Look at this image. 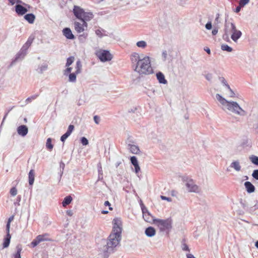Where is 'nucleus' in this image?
Instances as JSON below:
<instances>
[{"mask_svg":"<svg viewBox=\"0 0 258 258\" xmlns=\"http://www.w3.org/2000/svg\"><path fill=\"white\" fill-rule=\"evenodd\" d=\"M147 212H145V210L144 209H142V212H143V217L144 220L148 222H150L151 221H154V219L153 216L151 215L150 213L148 210H146Z\"/></svg>","mask_w":258,"mask_h":258,"instance_id":"19","label":"nucleus"},{"mask_svg":"<svg viewBox=\"0 0 258 258\" xmlns=\"http://www.w3.org/2000/svg\"><path fill=\"white\" fill-rule=\"evenodd\" d=\"M157 79L160 84H166L167 83V80L165 79L164 74L159 72L156 74Z\"/></svg>","mask_w":258,"mask_h":258,"instance_id":"22","label":"nucleus"},{"mask_svg":"<svg viewBox=\"0 0 258 258\" xmlns=\"http://www.w3.org/2000/svg\"><path fill=\"white\" fill-rule=\"evenodd\" d=\"M145 233L148 237H151L155 235L156 230L154 227L150 226L146 229Z\"/></svg>","mask_w":258,"mask_h":258,"instance_id":"20","label":"nucleus"},{"mask_svg":"<svg viewBox=\"0 0 258 258\" xmlns=\"http://www.w3.org/2000/svg\"><path fill=\"white\" fill-rule=\"evenodd\" d=\"M220 80H221V82L223 84V85L225 86L227 84H228L226 80L223 77L220 78Z\"/></svg>","mask_w":258,"mask_h":258,"instance_id":"59","label":"nucleus"},{"mask_svg":"<svg viewBox=\"0 0 258 258\" xmlns=\"http://www.w3.org/2000/svg\"><path fill=\"white\" fill-rule=\"evenodd\" d=\"M17 252L14 254V258H21V252L22 251V247L20 245H18L16 246Z\"/></svg>","mask_w":258,"mask_h":258,"instance_id":"29","label":"nucleus"},{"mask_svg":"<svg viewBox=\"0 0 258 258\" xmlns=\"http://www.w3.org/2000/svg\"><path fill=\"white\" fill-rule=\"evenodd\" d=\"M221 49L222 50L226 51L227 52H231L233 50L232 47L227 44H222L221 45Z\"/></svg>","mask_w":258,"mask_h":258,"instance_id":"35","label":"nucleus"},{"mask_svg":"<svg viewBox=\"0 0 258 258\" xmlns=\"http://www.w3.org/2000/svg\"><path fill=\"white\" fill-rule=\"evenodd\" d=\"M35 173L33 169H31L29 173V183L30 185H32L34 181Z\"/></svg>","mask_w":258,"mask_h":258,"instance_id":"26","label":"nucleus"},{"mask_svg":"<svg viewBox=\"0 0 258 258\" xmlns=\"http://www.w3.org/2000/svg\"><path fill=\"white\" fill-rule=\"evenodd\" d=\"M185 186L188 192L199 193L201 191L200 188L195 183L193 180H188L185 182Z\"/></svg>","mask_w":258,"mask_h":258,"instance_id":"8","label":"nucleus"},{"mask_svg":"<svg viewBox=\"0 0 258 258\" xmlns=\"http://www.w3.org/2000/svg\"><path fill=\"white\" fill-rule=\"evenodd\" d=\"M96 54L102 62L109 61L112 58V55L109 51L106 50L100 49L96 51Z\"/></svg>","mask_w":258,"mask_h":258,"instance_id":"6","label":"nucleus"},{"mask_svg":"<svg viewBox=\"0 0 258 258\" xmlns=\"http://www.w3.org/2000/svg\"><path fill=\"white\" fill-rule=\"evenodd\" d=\"M216 98L222 105V109L224 110H228L240 116H245L247 114L246 112L239 106L237 102L228 101L219 94L216 95Z\"/></svg>","mask_w":258,"mask_h":258,"instance_id":"3","label":"nucleus"},{"mask_svg":"<svg viewBox=\"0 0 258 258\" xmlns=\"http://www.w3.org/2000/svg\"><path fill=\"white\" fill-rule=\"evenodd\" d=\"M136 45L139 48L145 49L147 46V42L144 40H141L136 43Z\"/></svg>","mask_w":258,"mask_h":258,"instance_id":"28","label":"nucleus"},{"mask_svg":"<svg viewBox=\"0 0 258 258\" xmlns=\"http://www.w3.org/2000/svg\"><path fill=\"white\" fill-rule=\"evenodd\" d=\"M167 56V53L166 51H163L162 53V57L163 58V60H165L166 59Z\"/></svg>","mask_w":258,"mask_h":258,"instance_id":"55","label":"nucleus"},{"mask_svg":"<svg viewBox=\"0 0 258 258\" xmlns=\"http://www.w3.org/2000/svg\"><path fill=\"white\" fill-rule=\"evenodd\" d=\"M246 191L251 194L254 192L255 190L254 186L249 181H246L244 183Z\"/></svg>","mask_w":258,"mask_h":258,"instance_id":"17","label":"nucleus"},{"mask_svg":"<svg viewBox=\"0 0 258 258\" xmlns=\"http://www.w3.org/2000/svg\"><path fill=\"white\" fill-rule=\"evenodd\" d=\"M24 18L30 24H33L35 19V16L33 14H28L25 15Z\"/></svg>","mask_w":258,"mask_h":258,"instance_id":"23","label":"nucleus"},{"mask_svg":"<svg viewBox=\"0 0 258 258\" xmlns=\"http://www.w3.org/2000/svg\"><path fill=\"white\" fill-rule=\"evenodd\" d=\"M104 205L107 206H108L109 207V209L110 210H112V208L110 207V203L108 202V201H105V203H104Z\"/></svg>","mask_w":258,"mask_h":258,"instance_id":"61","label":"nucleus"},{"mask_svg":"<svg viewBox=\"0 0 258 258\" xmlns=\"http://www.w3.org/2000/svg\"><path fill=\"white\" fill-rule=\"evenodd\" d=\"M67 214L69 216H72L73 215V212L72 210H68L67 211Z\"/></svg>","mask_w":258,"mask_h":258,"instance_id":"63","label":"nucleus"},{"mask_svg":"<svg viewBox=\"0 0 258 258\" xmlns=\"http://www.w3.org/2000/svg\"><path fill=\"white\" fill-rule=\"evenodd\" d=\"M40 72L42 73L43 71H45L47 69V65L46 64H44L41 66L39 67Z\"/></svg>","mask_w":258,"mask_h":258,"instance_id":"45","label":"nucleus"},{"mask_svg":"<svg viewBox=\"0 0 258 258\" xmlns=\"http://www.w3.org/2000/svg\"><path fill=\"white\" fill-rule=\"evenodd\" d=\"M13 219H14V216H12L9 218L8 221L7 225H6L7 232H10V223L13 220Z\"/></svg>","mask_w":258,"mask_h":258,"instance_id":"39","label":"nucleus"},{"mask_svg":"<svg viewBox=\"0 0 258 258\" xmlns=\"http://www.w3.org/2000/svg\"><path fill=\"white\" fill-rule=\"evenodd\" d=\"M177 2L180 5L182 6H184L186 4L185 0H177Z\"/></svg>","mask_w":258,"mask_h":258,"instance_id":"58","label":"nucleus"},{"mask_svg":"<svg viewBox=\"0 0 258 258\" xmlns=\"http://www.w3.org/2000/svg\"><path fill=\"white\" fill-rule=\"evenodd\" d=\"M78 75L75 72L70 73L69 75V81L70 82H75L76 81V76Z\"/></svg>","mask_w":258,"mask_h":258,"instance_id":"31","label":"nucleus"},{"mask_svg":"<svg viewBox=\"0 0 258 258\" xmlns=\"http://www.w3.org/2000/svg\"><path fill=\"white\" fill-rule=\"evenodd\" d=\"M73 13L77 19L81 21H90L93 17L92 13L85 12L82 8L77 6L74 7Z\"/></svg>","mask_w":258,"mask_h":258,"instance_id":"5","label":"nucleus"},{"mask_svg":"<svg viewBox=\"0 0 258 258\" xmlns=\"http://www.w3.org/2000/svg\"><path fill=\"white\" fill-rule=\"evenodd\" d=\"M81 142L82 144L84 146H86L88 144V140L85 137H82L81 139Z\"/></svg>","mask_w":258,"mask_h":258,"instance_id":"42","label":"nucleus"},{"mask_svg":"<svg viewBox=\"0 0 258 258\" xmlns=\"http://www.w3.org/2000/svg\"><path fill=\"white\" fill-rule=\"evenodd\" d=\"M252 176L256 180H258V169L254 170L253 171Z\"/></svg>","mask_w":258,"mask_h":258,"instance_id":"46","label":"nucleus"},{"mask_svg":"<svg viewBox=\"0 0 258 258\" xmlns=\"http://www.w3.org/2000/svg\"><path fill=\"white\" fill-rule=\"evenodd\" d=\"M242 7H243V6H240V4H239V6L236 8L235 12L236 13L239 12Z\"/></svg>","mask_w":258,"mask_h":258,"instance_id":"60","label":"nucleus"},{"mask_svg":"<svg viewBox=\"0 0 258 258\" xmlns=\"http://www.w3.org/2000/svg\"><path fill=\"white\" fill-rule=\"evenodd\" d=\"M73 201V198L71 196H68L65 197L62 202V205L63 207H67Z\"/></svg>","mask_w":258,"mask_h":258,"instance_id":"24","label":"nucleus"},{"mask_svg":"<svg viewBox=\"0 0 258 258\" xmlns=\"http://www.w3.org/2000/svg\"><path fill=\"white\" fill-rule=\"evenodd\" d=\"M39 96L38 94H35L33 96H31L30 97L27 98L25 100L26 104H28L29 103H30L32 100L35 99L37 98V97Z\"/></svg>","mask_w":258,"mask_h":258,"instance_id":"37","label":"nucleus"},{"mask_svg":"<svg viewBox=\"0 0 258 258\" xmlns=\"http://www.w3.org/2000/svg\"><path fill=\"white\" fill-rule=\"evenodd\" d=\"M10 194L12 196H15L17 194V189L13 187L10 190Z\"/></svg>","mask_w":258,"mask_h":258,"instance_id":"44","label":"nucleus"},{"mask_svg":"<svg viewBox=\"0 0 258 258\" xmlns=\"http://www.w3.org/2000/svg\"><path fill=\"white\" fill-rule=\"evenodd\" d=\"M236 29L235 24L230 21H228L226 19L225 21L224 24V35L226 38L229 37V35L231 34Z\"/></svg>","mask_w":258,"mask_h":258,"instance_id":"7","label":"nucleus"},{"mask_svg":"<svg viewBox=\"0 0 258 258\" xmlns=\"http://www.w3.org/2000/svg\"><path fill=\"white\" fill-rule=\"evenodd\" d=\"M230 167L234 169V170L239 172L241 170V166L240 164V162L238 160L233 161L230 164Z\"/></svg>","mask_w":258,"mask_h":258,"instance_id":"21","label":"nucleus"},{"mask_svg":"<svg viewBox=\"0 0 258 258\" xmlns=\"http://www.w3.org/2000/svg\"><path fill=\"white\" fill-rule=\"evenodd\" d=\"M63 35L69 39H73L75 37L73 34L71 30L69 28H65L62 30Z\"/></svg>","mask_w":258,"mask_h":258,"instance_id":"18","label":"nucleus"},{"mask_svg":"<svg viewBox=\"0 0 258 258\" xmlns=\"http://www.w3.org/2000/svg\"><path fill=\"white\" fill-rule=\"evenodd\" d=\"M130 59L134 71L140 75H147L153 73L149 56H144L143 54L140 55L135 52L131 54Z\"/></svg>","mask_w":258,"mask_h":258,"instance_id":"2","label":"nucleus"},{"mask_svg":"<svg viewBox=\"0 0 258 258\" xmlns=\"http://www.w3.org/2000/svg\"><path fill=\"white\" fill-rule=\"evenodd\" d=\"M100 120V117L97 115H95L94 116V120L96 124H98L99 123Z\"/></svg>","mask_w":258,"mask_h":258,"instance_id":"56","label":"nucleus"},{"mask_svg":"<svg viewBox=\"0 0 258 258\" xmlns=\"http://www.w3.org/2000/svg\"><path fill=\"white\" fill-rule=\"evenodd\" d=\"M82 63L80 60H78L76 62V65L75 67V73L77 74L81 73L82 70Z\"/></svg>","mask_w":258,"mask_h":258,"instance_id":"27","label":"nucleus"},{"mask_svg":"<svg viewBox=\"0 0 258 258\" xmlns=\"http://www.w3.org/2000/svg\"><path fill=\"white\" fill-rule=\"evenodd\" d=\"M249 160L254 165L258 166V157L255 155H251L249 157Z\"/></svg>","mask_w":258,"mask_h":258,"instance_id":"33","label":"nucleus"},{"mask_svg":"<svg viewBox=\"0 0 258 258\" xmlns=\"http://www.w3.org/2000/svg\"><path fill=\"white\" fill-rule=\"evenodd\" d=\"M88 37L87 33H83V34L79 36V40L80 41L84 42Z\"/></svg>","mask_w":258,"mask_h":258,"instance_id":"40","label":"nucleus"},{"mask_svg":"<svg viewBox=\"0 0 258 258\" xmlns=\"http://www.w3.org/2000/svg\"><path fill=\"white\" fill-rule=\"evenodd\" d=\"M17 132L19 135L24 137L28 134V130L26 125H21L17 128Z\"/></svg>","mask_w":258,"mask_h":258,"instance_id":"13","label":"nucleus"},{"mask_svg":"<svg viewBox=\"0 0 258 258\" xmlns=\"http://www.w3.org/2000/svg\"><path fill=\"white\" fill-rule=\"evenodd\" d=\"M30 45H31L30 44L26 42L25 44L23 45V46L22 47V48L21 49H22L23 50H24L25 51H26L27 52V49H28V48L30 47Z\"/></svg>","mask_w":258,"mask_h":258,"instance_id":"52","label":"nucleus"},{"mask_svg":"<svg viewBox=\"0 0 258 258\" xmlns=\"http://www.w3.org/2000/svg\"><path fill=\"white\" fill-rule=\"evenodd\" d=\"M15 11L18 15L23 16L28 12V10L21 5L17 4L15 6Z\"/></svg>","mask_w":258,"mask_h":258,"instance_id":"12","label":"nucleus"},{"mask_svg":"<svg viewBox=\"0 0 258 258\" xmlns=\"http://www.w3.org/2000/svg\"><path fill=\"white\" fill-rule=\"evenodd\" d=\"M133 143L134 142L131 141L129 138L127 139L126 143L128 145V149L132 153L137 154L140 152L139 148L138 146L131 144Z\"/></svg>","mask_w":258,"mask_h":258,"instance_id":"11","label":"nucleus"},{"mask_svg":"<svg viewBox=\"0 0 258 258\" xmlns=\"http://www.w3.org/2000/svg\"><path fill=\"white\" fill-rule=\"evenodd\" d=\"M182 249L183 250H184V251H189V248L188 246L185 243H183L182 244Z\"/></svg>","mask_w":258,"mask_h":258,"instance_id":"51","label":"nucleus"},{"mask_svg":"<svg viewBox=\"0 0 258 258\" xmlns=\"http://www.w3.org/2000/svg\"><path fill=\"white\" fill-rule=\"evenodd\" d=\"M218 32V29L214 28L212 31V35H216L217 34Z\"/></svg>","mask_w":258,"mask_h":258,"instance_id":"62","label":"nucleus"},{"mask_svg":"<svg viewBox=\"0 0 258 258\" xmlns=\"http://www.w3.org/2000/svg\"><path fill=\"white\" fill-rule=\"evenodd\" d=\"M113 230L108 236L106 245L103 247V255L104 257H108L109 254L113 252L114 249L119 245L121 240L122 231L121 221L119 218H115L113 220Z\"/></svg>","mask_w":258,"mask_h":258,"instance_id":"1","label":"nucleus"},{"mask_svg":"<svg viewBox=\"0 0 258 258\" xmlns=\"http://www.w3.org/2000/svg\"><path fill=\"white\" fill-rule=\"evenodd\" d=\"M27 54V52L22 49H21L20 51L16 54L15 58L13 60L11 63V65H13L16 61L19 59H23Z\"/></svg>","mask_w":258,"mask_h":258,"instance_id":"14","label":"nucleus"},{"mask_svg":"<svg viewBox=\"0 0 258 258\" xmlns=\"http://www.w3.org/2000/svg\"><path fill=\"white\" fill-rule=\"evenodd\" d=\"M205 27L208 30H211L212 27V23L211 22H208L205 26Z\"/></svg>","mask_w":258,"mask_h":258,"instance_id":"54","label":"nucleus"},{"mask_svg":"<svg viewBox=\"0 0 258 258\" xmlns=\"http://www.w3.org/2000/svg\"><path fill=\"white\" fill-rule=\"evenodd\" d=\"M186 257L187 258H196L194 255L190 253H187L186 254Z\"/></svg>","mask_w":258,"mask_h":258,"instance_id":"64","label":"nucleus"},{"mask_svg":"<svg viewBox=\"0 0 258 258\" xmlns=\"http://www.w3.org/2000/svg\"><path fill=\"white\" fill-rule=\"evenodd\" d=\"M75 57L74 56H71L67 58V62L66 63V67H70L74 62Z\"/></svg>","mask_w":258,"mask_h":258,"instance_id":"36","label":"nucleus"},{"mask_svg":"<svg viewBox=\"0 0 258 258\" xmlns=\"http://www.w3.org/2000/svg\"><path fill=\"white\" fill-rule=\"evenodd\" d=\"M87 21H82V24L78 22H75L74 23V27L75 30L78 33H81L83 32L85 30V28L87 27L88 25L86 22Z\"/></svg>","mask_w":258,"mask_h":258,"instance_id":"10","label":"nucleus"},{"mask_svg":"<svg viewBox=\"0 0 258 258\" xmlns=\"http://www.w3.org/2000/svg\"><path fill=\"white\" fill-rule=\"evenodd\" d=\"M48 234L47 233L39 235L35 238L31 243V245L33 247L36 246L39 243L45 241H49Z\"/></svg>","mask_w":258,"mask_h":258,"instance_id":"9","label":"nucleus"},{"mask_svg":"<svg viewBox=\"0 0 258 258\" xmlns=\"http://www.w3.org/2000/svg\"><path fill=\"white\" fill-rule=\"evenodd\" d=\"M154 223L158 227L161 232H169L172 228V220L171 218L166 219H155Z\"/></svg>","mask_w":258,"mask_h":258,"instance_id":"4","label":"nucleus"},{"mask_svg":"<svg viewBox=\"0 0 258 258\" xmlns=\"http://www.w3.org/2000/svg\"><path fill=\"white\" fill-rule=\"evenodd\" d=\"M105 32V31L102 29H97L95 31V34L96 35H97L99 37L102 38L104 36H106V34H103V32Z\"/></svg>","mask_w":258,"mask_h":258,"instance_id":"32","label":"nucleus"},{"mask_svg":"<svg viewBox=\"0 0 258 258\" xmlns=\"http://www.w3.org/2000/svg\"><path fill=\"white\" fill-rule=\"evenodd\" d=\"M30 45H31L30 44L26 42L25 44L23 45V46L22 47V48L21 49H22L23 50H24L25 51H26L27 52V49H28V48L30 47Z\"/></svg>","mask_w":258,"mask_h":258,"instance_id":"53","label":"nucleus"},{"mask_svg":"<svg viewBox=\"0 0 258 258\" xmlns=\"http://www.w3.org/2000/svg\"><path fill=\"white\" fill-rule=\"evenodd\" d=\"M249 2V0H240L239 4H240V6H244L245 5L248 4Z\"/></svg>","mask_w":258,"mask_h":258,"instance_id":"47","label":"nucleus"},{"mask_svg":"<svg viewBox=\"0 0 258 258\" xmlns=\"http://www.w3.org/2000/svg\"><path fill=\"white\" fill-rule=\"evenodd\" d=\"M254 204L253 206L251 205L249 207V210L251 211H254L256 209H258V201L255 200L254 201Z\"/></svg>","mask_w":258,"mask_h":258,"instance_id":"38","label":"nucleus"},{"mask_svg":"<svg viewBox=\"0 0 258 258\" xmlns=\"http://www.w3.org/2000/svg\"><path fill=\"white\" fill-rule=\"evenodd\" d=\"M98 167V180H101L103 179V171L102 169L101 165L100 163H99L97 165Z\"/></svg>","mask_w":258,"mask_h":258,"instance_id":"30","label":"nucleus"},{"mask_svg":"<svg viewBox=\"0 0 258 258\" xmlns=\"http://www.w3.org/2000/svg\"><path fill=\"white\" fill-rule=\"evenodd\" d=\"M7 236L4 239V242L3 243V247L6 248L9 246L10 242L11 239V235L10 234V232H7Z\"/></svg>","mask_w":258,"mask_h":258,"instance_id":"25","label":"nucleus"},{"mask_svg":"<svg viewBox=\"0 0 258 258\" xmlns=\"http://www.w3.org/2000/svg\"><path fill=\"white\" fill-rule=\"evenodd\" d=\"M46 147L49 151H51L53 149V145L51 144V138H48L47 139Z\"/></svg>","mask_w":258,"mask_h":258,"instance_id":"34","label":"nucleus"},{"mask_svg":"<svg viewBox=\"0 0 258 258\" xmlns=\"http://www.w3.org/2000/svg\"><path fill=\"white\" fill-rule=\"evenodd\" d=\"M231 38L235 42H237L238 39L240 38L242 35V32L236 29L231 34Z\"/></svg>","mask_w":258,"mask_h":258,"instance_id":"15","label":"nucleus"},{"mask_svg":"<svg viewBox=\"0 0 258 258\" xmlns=\"http://www.w3.org/2000/svg\"><path fill=\"white\" fill-rule=\"evenodd\" d=\"M229 93L228 94V96L231 98H235L237 96L236 94L234 92V91L231 89L229 90Z\"/></svg>","mask_w":258,"mask_h":258,"instance_id":"43","label":"nucleus"},{"mask_svg":"<svg viewBox=\"0 0 258 258\" xmlns=\"http://www.w3.org/2000/svg\"><path fill=\"white\" fill-rule=\"evenodd\" d=\"M72 70V68L71 67H67V68L64 70V75H68L69 74H70Z\"/></svg>","mask_w":258,"mask_h":258,"instance_id":"48","label":"nucleus"},{"mask_svg":"<svg viewBox=\"0 0 258 258\" xmlns=\"http://www.w3.org/2000/svg\"><path fill=\"white\" fill-rule=\"evenodd\" d=\"M74 129V126L73 125L70 124L68 127V130H67L66 133L68 134L69 136H70L71 134H72V132L73 131Z\"/></svg>","mask_w":258,"mask_h":258,"instance_id":"41","label":"nucleus"},{"mask_svg":"<svg viewBox=\"0 0 258 258\" xmlns=\"http://www.w3.org/2000/svg\"><path fill=\"white\" fill-rule=\"evenodd\" d=\"M205 77H206V79L208 81H211L212 79H213V75L212 74H207L206 76H205Z\"/></svg>","mask_w":258,"mask_h":258,"instance_id":"50","label":"nucleus"},{"mask_svg":"<svg viewBox=\"0 0 258 258\" xmlns=\"http://www.w3.org/2000/svg\"><path fill=\"white\" fill-rule=\"evenodd\" d=\"M132 164L134 166L136 173H138L140 171V167L139 165L138 160L136 157L132 156L130 159Z\"/></svg>","mask_w":258,"mask_h":258,"instance_id":"16","label":"nucleus"},{"mask_svg":"<svg viewBox=\"0 0 258 258\" xmlns=\"http://www.w3.org/2000/svg\"><path fill=\"white\" fill-rule=\"evenodd\" d=\"M70 136L67 134L66 133L63 134L60 138V140L62 142H64L65 140L69 137Z\"/></svg>","mask_w":258,"mask_h":258,"instance_id":"49","label":"nucleus"},{"mask_svg":"<svg viewBox=\"0 0 258 258\" xmlns=\"http://www.w3.org/2000/svg\"><path fill=\"white\" fill-rule=\"evenodd\" d=\"M161 199L163 200H166L168 202H171L172 200L170 198L166 197L165 196H161Z\"/></svg>","mask_w":258,"mask_h":258,"instance_id":"57","label":"nucleus"}]
</instances>
